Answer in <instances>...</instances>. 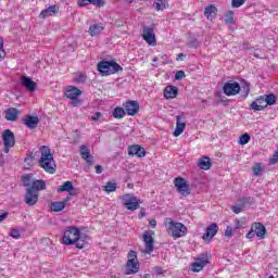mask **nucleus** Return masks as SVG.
I'll return each mask as SVG.
<instances>
[{
    "label": "nucleus",
    "mask_w": 278,
    "mask_h": 278,
    "mask_svg": "<svg viewBox=\"0 0 278 278\" xmlns=\"http://www.w3.org/2000/svg\"><path fill=\"white\" fill-rule=\"evenodd\" d=\"M247 0H232L231 5L232 8H240L241 5H244Z\"/></svg>",
    "instance_id": "nucleus-46"
},
{
    "label": "nucleus",
    "mask_w": 278,
    "mask_h": 278,
    "mask_svg": "<svg viewBox=\"0 0 278 278\" xmlns=\"http://www.w3.org/2000/svg\"><path fill=\"white\" fill-rule=\"evenodd\" d=\"M263 168H262V164L256 163L253 167V175H255V177H262V173H263Z\"/></svg>",
    "instance_id": "nucleus-41"
},
{
    "label": "nucleus",
    "mask_w": 278,
    "mask_h": 278,
    "mask_svg": "<svg viewBox=\"0 0 278 278\" xmlns=\"http://www.w3.org/2000/svg\"><path fill=\"white\" fill-rule=\"evenodd\" d=\"M75 190L72 181H65L62 186L59 187L58 192H71Z\"/></svg>",
    "instance_id": "nucleus-33"
},
{
    "label": "nucleus",
    "mask_w": 278,
    "mask_h": 278,
    "mask_svg": "<svg viewBox=\"0 0 278 278\" xmlns=\"http://www.w3.org/2000/svg\"><path fill=\"white\" fill-rule=\"evenodd\" d=\"M88 239L89 237L87 235L81 233V231H79L78 240H81L83 242H86V244H88Z\"/></svg>",
    "instance_id": "nucleus-55"
},
{
    "label": "nucleus",
    "mask_w": 278,
    "mask_h": 278,
    "mask_svg": "<svg viewBox=\"0 0 278 278\" xmlns=\"http://www.w3.org/2000/svg\"><path fill=\"white\" fill-rule=\"evenodd\" d=\"M223 90L227 97H236L240 92V84L238 81H227L224 84Z\"/></svg>",
    "instance_id": "nucleus-8"
},
{
    "label": "nucleus",
    "mask_w": 278,
    "mask_h": 278,
    "mask_svg": "<svg viewBox=\"0 0 278 278\" xmlns=\"http://www.w3.org/2000/svg\"><path fill=\"white\" fill-rule=\"evenodd\" d=\"M90 5H96V8H103L105 1L103 0H89Z\"/></svg>",
    "instance_id": "nucleus-44"
},
{
    "label": "nucleus",
    "mask_w": 278,
    "mask_h": 278,
    "mask_svg": "<svg viewBox=\"0 0 278 278\" xmlns=\"http://www.w3.org/2000/svg\"><path fill=\"white\" fill-rule=\"evenodd\" d=\"M263 97L265 99L266 108H268V105H275V103H277V96H275V93L265 94Z\"/></svg>",
    "instance_id": "nucleus-34"
},
{
    "label": "nucleus",
    "mask_w": 278,
    "mask_h": 278,
    "mask_svg": "<svg viewBox=\"0 0 278 278\" xmlns=\"http://www.w3.org/2000/svg\"><path fill=\"white\" fill-rule=\"evenodd\" d=\"M79 240V228L70 226L63 233V244H75V241Z\"/></svg>",
    "instance_id": "nucleus-5"
},
{
    "label": "nucleus",
    "mask_w": 278,
    "mask_h": 278,
    "mask_svg": "<svg viewBox=\"0 0 278 278\" xmlns=\"http://www.w3.org/2000/svg\"><path fill=\"white\" fill-rule=\"evenodd\" d=\"M25 164H27L28 166H34V153L28 154L25 159H24Z\"/></svg>",
    "instance_id": "nucleus-45"
},
{
    "label": "nucleus",
    "mask_w": 278,
    "mask_h": 278,
    "mask_svg": "<svg viewBox=\"0 0 278 278\" xmlns=\"http://www.w3.org/2000/svg\"><path fill=\"white\" fill-rule=\"evenodd\" d=\"M154 9L156 10V12H162L163 10H166V3L164 2V0H156L154 2Z\"/></svg>",
    "instance_id": "nucleus-39"
},
{
    "label": "nucleus",
    "mask_w": 278,
    "mask_h": 278,
    "mask_svg": "<svg viewBox=\"0 0 278 278\" xmlns=\"http://www.w3.org/2000/svg\"><path fill=\"white\" fill-rule=\"evenodd\" d=\"M143 242L146 243V249L143 251V253H147L148 255H151V253H153V237L149 233V231H146L143 233Z\"/></svg>",
    "instance_id": "nucleus-14"
},
{
    "label": "nucleus",
    "mask_w": 278,
    "mask_h": 278,
    "mask_svg": "<svg viewBox=\"0 0 278 278\" xmlns=\"http://www.w3.org/2000/svg\"><path fill=\"white\" fill-rule=\"evenodd\" d=\"M104 192H116V182L109 181L103 187Z\"/></svg>",
    "instance_id": "nucleus-40"
},
{
    "label": "nucleus",
    "mask_w": 278,
    "mask_h": 278,
    "mask_svg": "<svg viewBox=\"0 0 278 278\" xmlns=\"http://www.w3.org/2000/svg\"><path fill=\"white\" fill-rule=\"evenodd\" d=\"M122 201L124 207H126V210H129V212H136V210H140V203H142V201H140V198L134 195V193H126L122 195Z\"/></svg>",
    "instance_id": "nucleus-4"
},
{
    "label": "nucleus",
    "mask_w": 278,
    "mask_h": 278,
    "mask_svg": "<svg viewBox=\"0 0 278 278\" xmlns=\"http://www.w3.org/2000/svg\"><path fill=\"white\" fill-rule=\"evenodd\" d=\"M81 94V90L75 86H68L65 89V97L67 99H77L78 97H80Z\"/></svg>",
    "instance_id": "nucleus-20"
},
{
    "label": "nucleus",
    "mask_w": 278,
    "mask_h": 278,
    "mask_svg": "<svg viewBox=\"0 0 278 278\" xmlns=\"http://www.w3.org/2000/svg\"><path fill=\"white\" fill-rule=\"evenodd\" d=\"M38 192L31 191V189L26 188V194H25V203L26 205H36L38 203Z\"/></svg>",
    "instance_id": "nucleus-15"
},
{
    "label": "nucleus",
    "mask_w": 278,
    "mask_h": 278,
    "mask_svg": "<svg viewBox=\"0 0 278 278\" xmlns=\"http://www.w3.org/2000/svg\"><path fill=\"white\" fill-rule=\"evenodd\" d=\"M18 114H21V111L18 109L10 108L5 111V118L7 121H16L18 118Z\"/></svg>",
    "instance_id": "nucleus-30"
},
{
    "label": "nucleus",
    "mask_w": 278,
    "mask_h": 278,
    "mask_svg": "<svg viewBox=\"0 0 278 278\" xmlns=\"http://www.w3.org/2000/svg\"><path fill=\"white\" fill-rule=\"evenodd\" d=\"M58 13V7L51 5L48 9L41 11L40 18H47L48 16H53V14Z\"/></svg>",
    "instance_id": "nucleus-32"
},
{
    "label": "nucleus",
    "mask_w": 278,
    "mask_h": 278,
    "mask_svg": "<svg viewBox=\"0 0 278 278\" xmlns=\"http://www.w3.org/2000/svg\"><path fill=\"white\" fill-rule=\"evenodd\" d=\"M96 173H97V175H101V173H103V166L96 165Z\"/></svg>",
    "instance_id": "nucleus-58"
},
{
    "label": "nucleus",
    "mask_w": 278,
    "mask_h": 278,
    "mask_svg": "<svg viewBox=\"0 0 278 278\" xmlns=\"http://www.w3.org/2000/svg\"><path fill=\"white\" fill-rule=\"evenodd\" d=\"M141 36L150 47L157 46V39H155V29L153 27L144 26Z\"/></svg>",
    "instance_id": "nucleus-6"
},
{
    "label": "nucleus",
    "mask_w": 278,
    "mask_h": 278,
    "mask_svg": "<svg viewBox=\"0 0 278 278\" xmlns=\"http://www.w3.org/2000/svg\"><path fill=\"white\" fill-rule=\"evenodd\" d=\"M266 108V100L264 96H261L255 99L250 105V110H253L254 112H262Z\"/></svg>",
    "instance_id": "nucleus-16"
},
{
    "label": "nucleus",
    "mask_w": 278,
    "mask_h": 278,
    "mask_svg": "<svg viewBox=\"0 0 278 278\" xmlns=\"http://www.w3.org/2000/svg\"><path fill=\"white\" fill-rule=\"evenodd\" d=\"M186 129V123L181 122V115L176 116V128L174 130V136L177 138L184 134Z\"/></svg>",
    "instance_id": "nucleus-26"
},
{
    "label": "nucleus",
    "mask_w": 278,
    "mask_h": 278,
    "mask_svg": "<svg viewBox=\"0 0 278 278\" xmlns=\"http://www.w3.org/2000/svg\"><path fill=\"white\" fill-rule=\"evenodd\" d=\"M198 166L201 170H210L212 168V159L210 156H202L198 161Z\"/></svg>",
    "instance_id": "nucleus-25"
},
{
    "label": "nucleus",
    "mask_w": 278,
    "mask_h": 278,
    "mask_svg": "<svg viewBox=\"0 0 278 278\" xmlns=\"http://www.w3.org/2000/svg\"><path fill=\"white\" fill-rule=\"evenodd\" d=\"M217 14H218V9L216 8V5L211 4L204 8V16L206 17L207 21H214Z\"/></svg>",
    "instance_id": "nucleus-19"
},
{
    "label": "nucleus",
    "mask_w": 278,
    "mask_h": 278,
    "mask_svg": "<svg viewBox=\"0 0 278 278\" xmlns=\"http://www.w3.org/2000/svg\"><path fill=\"white\" fill-rule=\"evenodd\" d=\"M243 210H244V204L232 206V212H235V214H240V212H242Z\"/></svg>",
    "instance_id": "nucleus-48"
},
{
    "label": "nucleus",
    "mask_w": 278,
    "mask_h": 278,
    "mask_svg": "<svg viewBox=\"0 0 278 278\" xmlns=\"http://www.w3.org/2000/svg\"><path fill=\"white\" fill-rule=\"evenodd\" d=\"M251 142V136L249 134H243L239 137V144H249Z\"/></svg>",
    "instance_id": "nucleus-42"
},
{
    "label": "nucleus",
    "mask_w": 278,
    "mask_h": 278,
    "mask_svg": "<svg viewBox=\"0 0 278 278\" xmlns=\"http://www.w3.org/2000/svg\"><path fill=\"white\" fill-rule=\"evenodd\" d=\"M71 103L73 105V108H79V105H81V100L78 99V98H75V99H71Z\"/></svg>",
    "instance_id": "nucleus-52"
},
{
    "label": "nucleus",
    "mask_w": 278,
    "mask_h": 278,
    "mask_svg": "<svg viewBox=\"0 0 278 278\" xmlns=\"http://www.w3.org/2000/svg\"><path fill=\"white\" fill-rule=\"evenodd\" d=\"M23 123L26 125V127H28V129H36V127H38V123H40V118L34 115H26Z\"/></svg>",
    "instance_id": "nucleus-17"
},
{
    "label": "nucleus",
    "mask_w": 278,
    "mask_h": 278,
    "mask_svg": "<svg viewBox=\"0 0 278 278\" xmlns=\"http://www.w3.org/2000/svg\"><path fill=\"white\" fill-rule=\"evenodd\" d=\"M144 216H147V212L144 211V208H141L139 212V218H144Z\"/></svg>",
    "instance_id": "nucleus-60"
},
{
    "label": "nucleus",
    "mask_w": 278,
    "mask_h": 278,
    "mask_svg": "<svg viewBox=\"0 0 278 278\" xmlns=\"http://www.w3.org/2000/svg\"><path fill=\"white\" fill-rule=\"evenodd\" d=\"M86 79H87L86 74H79L78 77L76 78V81L78 84H84L86 81Z\"/></svg>",
    "instance_id": "nucleus-53"
},
{
    "label": "nucleus",
    "mask_w": 278,
    "mask_h": 278,
    "mask_svg": "<svg viewBox=\"0 0 278 278\" xmlns=\"http://www.w3.org/2000/svg\"><path fill=\"white\" fill-rule=\"evenodd\" d=\"M174 186L177 188V191L182 197H188L190 194V184L186 179L178 177L174 179Z\"/></svg>",
    "instance_id": "nucleus-7"
},
{
    "label": "nucleus",
    "mask_w": 278,
    "mask_h": 278,
    "mask_svg": "<svg viewBox=\"0 0 278 278\" xmlns=\"http://www.w3.org/2000/svg\"><path fill=\"white\" fill-rule=\"evenodd\" d=\"M185 77H186V72H184V71H178L175 74V79L176 80L184 79Z\"/></svg>",
    "instance_id": "nucleus-49"
},
{
    "label": "nucleus",
    "mask_w": 278,
    "mask_h": 278,
    "mask_svg": "<svg viewBox=\"0 0 278 278\" xmlns=\"http://www.w3.org/2000/svg\"><path fill=\"white\" fill-rule=\"evenodd\" d=\"M10 236H11V238H14L15 240H18V238H21V232L16 229H11Z\"/></svg>",
    "instance_id": "nucleus-47"
},
{
    "label": "nucleus",
    "mask_w": 278,
    "mask_h": 278,
    "mask_svg": "<svg viewBox=\"0 0 278 278\" xmlns=\"http://www.w3.org/2000/svg\"><path fill=\"white\" fill-rule=\"evenodd\" d=\"M39 153L41 155L39 159L40 168H43V170H46L49 175H55L58 165L55 164L51 149L47 146H41L39 148Z\"/></svg>",
    "instance_id": "nucleus-1"
},
{
    "label": "nucleus",
    "mask_w": 278,
    "mask_h": 278,
    "mask_svg": "<svg viewBox=\"0 0 278 278\" xmlns=\"http://www.w3.org/2000/svg\"><path fill=\"white\" fill-rule=\"evenodd\" d=\"M218 233V225L216 223H212L207 228H206V232L202 236V239L205 242H210V240H212V238H214V236H216Z\"/></svg>",
    "instance_id": "nucleus-13"
},
{
    "label": "nucleus",
    "mask_w": 278,
    "mask_h": 278,
    "mask_svg": "<svg viewBox=\"0 0 278 278\" xmlns=\"http://www.w3.org/2000/svg\"><path fill=\"white\" fill-rule=\"evenodd\" d=\"M128 155H136L137 157H144V155H147V151L144 150V148L140 147V146H131L129 147L128 150Z\"/></svg>",
    "instance_id": "nucleus-21"
},
{
    "label": "nucleus",
    "mask_w": 278,
    "mask_h": 278,
    "mask_svg": "<svg viewBox=\"0 0 278 278\" xmlns=\"http://www.w3.org/2000/svg\"><path fill=\"white\" fill-rule=\"evenodd\" d=\"M128 262H138V253L134 250H130L128 253Z\"/></svg>",
    "instance_id": "nucleus-43"
},
{
    "label": "nucleus",
    "mask_w": 278,
    "mask_h": 278,
    "mask_svg": "<svg viewBox=\"0 0 278 278\" xmlns=\"http://www.w3.org/2000/svg\"><path fill=\"white\" fill-rule=\"evenodd\" d=\"M189 47L197 49L199 47V41H197V39L191 40Z\"/></svg>",
    "instance_id": "nucleus-56"
},
{
    "label": "nucleus",
    "mask_w": 278,
    "mask_h": 278,
    "mask_svg": "<svg viewBox=\"0 0 278 278\" xmlns=\"http://www.w3.org/2000/svg\"><path fill=\"white\" fill-rule=\"evenodd\" d=\"M13 146H4V153H10V149H12Z\"/></svg>",
    "instance_id": "nucleus-63"
},
{
    "label": "nucleus",
    "mask_w": 278,
    "mask_h": 278,
    "mask_svg": "<svg viewBox=\"0 0 278 278\" xmlns=\"http://www.w3.org/2000/svg\"><path fill=\"white\" fill-rule=\"evenodd\" d=\"M207 264H210V258H207V256L198 257L191 264V270L193 273H201V270H203Z\"/></svg>",
    "instance_id": "nucleus-10"
},
{
    "label": "nucleus",
    "mask_w": 278,
    "mask_h": 278,
    "mask_svg": "<svg viewBox=\"0 0 278 278\" xmlns=\"http://www.w3.org/2000/svg\"><path fill=\"white\" fill-rule=\"evenodd\" d=\"M98 71L103 77H108V75L119 73V71H123V67L114 61H102L98 64Z\"/></svg>",
    "instance_id": "nucleus-3"
},
{
    "label": "nucleus",
    "mask_w": 278,
    "mask_h": 278,
    "mask_svg": "<svg viewBox=\"0 0 278 278\" xmlns=\"http://www.w3.org/2000/svg\"><path fill=\"white\" fill-rule=\"evenodd\" d=\"M99 118H101V112H96V113L91 116V121H99Z\"/></svg>",
    "instance_id": "nucleus-57"
},
{
    "label": "nucleus",
    "mask_w": 278,
    "mask_h": 278,
    "mask_svg": "<svg viewBox=\"0 0 278 278\" xmlns=\"http://www.w3.org/2000/svg\"><path fill=\"white\" fill-rule=\"evenodd\" d=\"M186 58V55L184 54V53H179L178 55H177V61H179V60H184Z\"/></svg>",
    "instance_id": "nucleus-64"
},
{
    "label": "nucleus",
    "mask_w": 278,
    "mask_h": 278,
    "mask_svg": "<svg viewBox=\"0 0 278 278\" xmlns=\"http://www.w3.org/2000/svg\"><path fill=\"white\" fill-rule=\"evenodd\" d=\"M150 226L152 227V229H155V227H157V222L155 219H151Z\"/></svg>",
    "instance_id": "nucleus-61"
},
{
    "label": "nucleus",
    "mask_w": 278,
    "mask_h": 278,
    "mask_svg": "<svg viewBox=\"0 0 278 278\" xmlns=\"http://www.w3.org/2000/svg\"><path fill=\"white\" fill-rule=\"evenodd\" d=\"M164 225L167 233L172 236V238H184V236L188 233V227L179 222L173 220V218H165Z\"/></svg>",
    "instance_id": "nucleus-2"
},
{
    "label": "nucleus",
    "mask_w": 278,
    "mask_h": 278,
    "mask_svg": "<svg viewBox=\"0 0 278 278\" xmlns=\"http://www.w3.org/2000/svg\"><path fill=\"white\" fill-rule=\"evenodd\" d=\"M104 29H105V26L101 23L92 24L89 27V35L92 36V37L99 36V34H101Z\"/></svg>",
    "instance_id": "nucleus-29"
},
{
    "label": "nucleus",
    "mask_w": 278,
    "mask_h": 278,
    "mask_svg": "<svg viewBox=\"0 0 278 278\" xmlns=\"http://www.w3.org/2000/svg\"><path fill=\"white\" fill-rule=\"evenodd\" d=\"M252 229H254V233L256 235L257 238L261 240L264 239V236H266V227L263 226L262 223H254L252 225Z\"/></svg>",
    "instance_id": "nucleus-23"
},
{
    "label": "nucleus",
    "mask_w": 278,
    "mask_h": 278,
    "mask_svg": "<svg viewBox=\"0 0 278 278\" xmlns=\"http://www.w3.org/2000/svg\"><path fill=\"white\" fill-rule=\"evenodd\" d=\"M77 5L78 8H86V5H90V0H78Z\"/></svg>",
    "instance_id": "nucleus-51"
},
{
    "label": "nucleus",
    "mask_w": 278,
    "mask_h": 278,
    "mask_svg": "<svg viewBox=\"0 0 278 278\" xmlns=\"http://www.w3.org/2000/svg\"><path fill=\"white\" fill-rule=\"evenodd\" d=\"M22 182L24 184L25 188H31L34 184V175L26 174L22 177Z\"/></svg>",
    "instance_id": "nucleus-35"
},
{
    "label": "nucleus",
    "mask_w": 278,
    "mask_h": 278,
    "mask_svg": "<svg viewBox=\"0 0 278 278\" xmlns=\"http://www.w3.org/2000/svg\"><path fill=\"white\" fill-rule=\"evenodd\" d=\"M66 203H68V199L52 202L50 205V210L51 212H62L66 207Z\"/></svg>",
    "instance_id": "nucleus-27"
},
{
    "label": "nucleus",
    "mask_w": 278,
    "mask_h": 278,
    "mask_svg": "<svg viewBox=\"0 0 278 278\" xmlns=\"http://www.w3.org/2000/svg\"><path fill=\"white\" fill-rule=\"evenodd\" d=\"M140 270V263L138 261H127L125 275H136Z\"/></svg>",
    "instance_id": "nucleus-18"
},
{
    "label": "nucleus",
    "mask_w": 278,
    "mask_h": 278,
    "mask_svg": "<svg viewBox=\"0 0 278 278\" xmlns=\"http://www.w3.org/2000/svg\"><path fill=\"white\" fill-rule=\"evenodd\" d=\"M80 156L87 162V164H89V166H92V161L94 157L90 154L88 147L80 146Z\"/></svg>",
    "instance_id": "nucleus-22"
},
{
    "label": "nucleus",
    "mask_w": 278,
    "mask_h": 278,
    "mask_svg": "<svg viewBox=\"0 0 278 278\" xmlns=\"http://www.w3.org/2000/svg\"><path fill=\"white\" fill-rule=\"evenodd\" d=\"M74 244L76 249H84V247H86V242L80 239H77Z\"/></svg>",
    "instance_id": "nucleus-50"
},
{
    "label": "nucleus",
    "mask_w": 278,
    "mask_h": 278,
    "mask_svg": "<svg viewBox=\"0 0 278 278\" xmlns=\"http://www.w3.org/2000/svg\"><path fill=\"white\" fill-rule=\"evenodd\" d=\"M2 140L4 147H14L16 144V138L14 137V132L10 129H5L2 134Z\"/></svg>",
    "instance_id": "nucleus-11"
},
{
    "label": "nucleus",
    "mask_w": 278,
    "mask_h": 278,
    "mask_svg": "<svg viewBox=\"0 0 278 278\" xmlns=\"http://www.w3.org/2000/svg\"><path fill=\"white\" fill-rule=\"evenodd\" d=\"M240 90L243 93V99H247L249 97V92H251V83L244 81Z\"/></svg>",
    "instance_id": "nucleus-36"
},
{
    "label": "nucleus",
    "mask_w": 278,
    "mask_h": 278,
    "mask_svg": "<svg viewBox=\"0 0 278 278\" xmlns=\"http://www.w3.org/2000/svg\"><path fill=\"white\" fill-rule=\"evenodd\" d=\"M255 230L253 229V227H251V230L247 233V238L248 240H253V238H255Z\"/></svg>",
    "instance_id": "nucleus-54"
},
{
    "label": "nucleus",
    "mask_w": 278,
    "mask_h": 278,
    "mask_svg": "<svg viewBox=\"0 0 278 278\" xmlns=\"http://www.w3.org/2000/svg\"><path fill=\"white\" fill-rule=\"evenodd\" d=\"M155 273L156 275H162V273H164V269H162V267H155Z\"/></svg>",
    "instance_id": "nucleus-62"
},
{
    "label": "nucleus",
    "mask_w": 278,
    "mask_h": 278,
    "mask_svg": "<svg viewBox=\"0 0 278 278\" xmlns=\"http://www.w3.org/2000/svg\"><path fill=\"white\" fill-rule=\"evenodd\" d=\"M21 84L26 88V90H29V92H34L36 90V83L27 76H23L21 78Z\"/></svg>",
    "instance_id": "nucleus-24"
},
{
    "label": "nucleus",
    "mask_w": 278,
    "mask_h": 278,
    "mask_svg": "<svg viewBox=\"0 0 278 278\" xmlns=\"http://www.w3.org/2000/svg\"><path fill=\"white\" fill-rule=\"evenodd\" d=\"M125 110L128 116H136V114L140 112V104L138 103V101L129 100L126 102Z\"/></svg>",
    "instance_id": "nucleus-12"
},
{
    "label": "nucleus",
    "mask_w": 278,
    "mask_h": 278,
    "mask_svg": "<svg viewBox=\"0 0 278 278\" xmlns=\"http://www.w3.org/2000/svg\"><path fill=\"white\" fill-rule=\"evenodd\" d=\"M28 190L38 192V190H47V182L45 180H33V185L28 187Z\"/></svg>",
    "instance_id": "nucleus-28"
},
{
    "label": "nucleus",
    "mask_w": 278,
    "mask_h": 278,
    "mask_svg": "<svg viewBox=\"0 0 278 278\" xmlns=\"http://www.w3.org/2000/svg\"><path fill=\"white\" fill-rule=\"evenodd\" d=\"M177 93H178V89L175 86H167L164 89L165 99H175V97H177Z\"/></svg>",
    "instance_id": "nucleus-31"
},
{
    "label": "nucleus",
    "mask_w": 278,
    "mask_h": 278,
    "mask_svg": "<svg viewBox=\"0 0 278 278\" xmlns=\"http://www.w3.org/2000/svg\"><path fill=\"white\" fill-rule=\"evenodd\" d=\"M240 229H244V219H235V226H227L225 230L226 238H232L233 233H238Z\"/></svg>",
    "instance_id": "nucleus-9"
},
{
    "label": "nucleus",
    "mask_w": 278,
    "mask_h": 278,
    "mask_svg": "<svg viewBox=\"0 0 278 278\" xmlns=\"http://www.w3.org/2000/svg\"><path fill=\"white\" fill-rule=\"evenodd\" d=\"M125 109L121 108V106H116L113 111V117L114 118H125Z\"/></svg>",
    "instance_id": "nucleus-37"
},
{
    "label": "nucleus",
    "mask_w": 278,
    "mask_h": 278,
    "mask_svg": "<svg viewBox=\"0 0 278 278\" xmlns=\"http://www.w3.org/2000/svg\"><path fill=\"white\" fill-rule=\"evenodd\" d=\"M225 23H226V25H235L236 24V20H233V11H228L225 14Z\"/></svg>",
    "instance_id": "nucleus-38"
},
{
    "label": "nucleus",
    "mask_w": 278,
    "mask_h": 278,
    "mask_svg": "<svg viewBox=\"0 0 278 278\" xmlns=\"http://www.w3.org/2000/svg\"><path fill=\"white\" fill-rule=\"evenodd\" d=\"M5 218H8V212L0 214V223H3V220H5Z\"/></svg>",
    "instance_id": "nucleus-59"
}]
</instances>
